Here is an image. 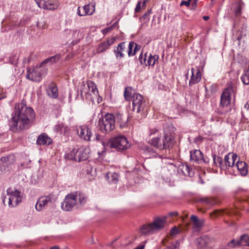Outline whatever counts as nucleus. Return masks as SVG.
Here are the masks:
<instances>
[{"label":"nucleus","instance_id":"nucleus-14","mask_svg":"<svg viewBox=\"0 0 249 249\" xmlns=\"http://www.w3.org/2000/svg\"><path fill=\"white\" fill-rule=\"evenodd\" d=\"M53 199V196L52 194L40 196L36 204V209L37 211H41L45 207L47 206L50 203H51Z\"/></svg>","mask_w":249,"mask_h":249},{"label":"nucleus","instance_id":"nucleus-30","mask_svg":"<svg viewBox=\"0 0 249 249\" xmlns=\"http://www.w3.org/2000/svg\"><path fill=\"white\" fill-rule=\"evenodd\" d=\"M61 58V54H57L54 56L50 57L44 61H43L41 64L43 65L46 63H50V64L57 62Z\"/></svg>","mask_w":249,"mask_h":249},{"label":"nucleus","instance_id":"nucleus-41","mask_svg":"<svg viewBox=\"0 0 249 249\" xmlns=\"http://www.w3.org/2000/svg\"><path fill=\"white\" fill-rule=\"evenodd\" d=\"M203 222L201 221H198L197 222H195L193 224V228L197 230H199L202 226Z\"/></svg>","mask_w":249,"mask_h":249},{"label":"nucleus","instance_id":"nucleus-62","mask_svg":"<svg viewBox=\"0 0 249 249\" xmlns=\"http://www.w3.org/2000/svg\"><path fill=\"white\" fill-rule=\"evenodd\" d=\"M122 117V115H121V114H119V115H118L117 116V118H120V119H121Z\"/></svg>","mask_w":249,"mask_h":249},{"label":"nucleus","instance_id":"nucleus-59","mask_svg":"<svg viewBox=\"0 0 249 249\" xmlns=\"http://www.w3.org/2000/svg\"><path fill=\"white\" fill-rule=\"evenodd\" d=\"M203 18L205 20H207L208 19H209V16H203Z\"/></svg>","mask_w":249,"mask_h":249},{"label":"nucleus","instance_id":"nucleus-64","mask_svg":"<svg viewBox=\"0 0 249 249\" xmlns=\"http://www.w3.org/2000/svg\"><path fill=\"white\" fill-rule=\"evenodd\" d=\"M66 59V60H68V59H70V57L68 55H67Z\"/></svg>","mask_w":249,"mask_h":249},{"label":"nucleus","instance_id":"nucleus-1","mask_svg":"<svg viewBox=\"0 0 249 249\" xmlns=\"http://www.w3.org/2000/svg\"><path fill=\"white\" fill-rule=\"evenodd\" d=\"M35 117V114L32 108L27 107L25 102L22 101L15 105L10 121V130L16 132L18 129L28 128Z\"/></svg>","mask_w":249,"mask_h":249},{"label":"nucleus","instance_id":"nucleus-32","mask_svg":"<svg viewBox=\"0 0 249 249\" xmlns=\"http://www.w3.org/2000/svg\"><path fill=\"white\" fill-rule=\"evenodd\" d=\"M241 79L244 84L249 85V66L244 71V73L241 76Z\"/></svg>","mask_w":249,"mask_h":249},{"label":"nucleus","instance_id":"nucleus-21","mask_svg":"<svg viewBox=\"0 0 249 249\" xmlns=\"http://www.w3.org/2000/svg\"><path fill=\"white\" fill-rule=\"evenodd\" d=\"M38 2H39V5L37 4L38 6L40 7H42L44 9H46L48 10H54L56 9L58 5L56 2H53L50 1H45L44 0H38Z\"/></svg>","mask_w":249,"mask_h":249},{"label":"nucleus","instance_id":"nucleus-37","mask_svg":"<svg viewBox=\"0 0 249 249\" xmlns=\"http://www.w3.org/2000/svg\"><path fill=\"white\" fill-rule=\"evenodd\" d=\"M241 245L242 243L241 239L239 240H235L234 239H233L228 244V246L230 247H234L236 246H241Z\"/></svg>","mask_w":249,"mask_h":249},{"label":"nucleus","instance_id":"nucleus-60","mask_svg":"<svg viewBox=\"0 0 249 249\" xmlns=\"http://www.w3.org/2000/svg\"><path fill=\"white\" fill-rule=\"evenodd\" d=\"M148 1V0H144L142 2V6L145 7L146 3Z\"/></svg>","mask_w":249,"mask_h":249},{"label":"nucleus","instance_id":"nucleus-16","mask_svg":"<svg viewBox=\"0 0 249 249\" xmlns=\"http://www.w3.org/2000/svg\"><path fill=\"white\" fill-rule=\"evenodd\" d=\"M115 41V37H111L99 43L97 47L96 53H100L105 52L110 48Z\"/></svg>","mask_w":249,"mask_h":249},{"label":"nucleus","instance_id":"nucleus-20","mask_svg":"<svg viewBox=\"0 0 249 249\" xmlns=\"http://www.w3.org/2000/svg\"><path fill=\"white\" fill-rule=\"evenodd\" d=\"M237 169L241 175L245 176L248 174V166L247 163L244 161H240L238 160L236 162V164L234 167V171ZM235 173H234L233 174Z\"/></svg>","mask_w":249,"mask_h":249},{"label":"nucleus","instance_id":"nucleus-12","mask_svg":"<svg viewBox=\"0 0 249 249\" xmlns=\"http://www.w3.org/2000/svg\"><path fill=\"white\" fill-rule=\"evenodd\" d=\"M77 200V193H72L67 195L63 202L61 203V207L66 211H70L76 205Z\"/></svg>","mask_w":249,"mask_h":249},{"label":"nucleus","instance_id":"nucleus-17","mask_svg":"<svg viewBox=\"0 0 249 249\" xmlns=\"http://www.w3.org/2000/svg\"><path fill=\"white\" fill-rule=\"evenodd\" d=\"M212 239L207 235L202 236L196 239V243L199 249H205L210 244Z\"/></svg>","mask_w":249,"mask_h":249},{"label":"nucleus","instance_id":"nucleus-50","mask_svg":"<svg viewBox=\"0 0 249 249\" xmlns=\"http://www.w3.org/2000/svg\"><path fill=\"white\" fill-rule=\"evenodd\" d=\"M180 5H186L187 7H189L190 6L189 1L182 0L180 3Z\"/></svg>","mask_w":249,"mask_h":249},{"label":"nucleus","instance_id":"nucleus-53","mask_svg":"<svg viewBox=\"0 0 249 249\" xmlns=\"http://www.w3.org/2000/svg\"><path fill=\"white\" fill-rule=\"evenodd\" d=\"M178 214V213L177 212H170L169 213H168V215L170 216H176Z\"/></svg>","mask_w":249,"mask_h":249},{"label":"nucleus","instance_id":"nucleus-7","mask_svg":"<svg viewBox=\"0 0 249 249\" xmlns=\"http://www.w3.org/2000/svg\"><path fill=\"white\" fill-rule=\"evenodd\" d=\"M235 89L232 86H229L223 91L221 97L219 107L223 110L221 113L226 112L228 106L231 104V96L235 95Z\"/></svg>","mask_w":249,"mask_h":249},{"label":"nucleus","instance_id":"nucleus-18","mask_svg":"<svg viewBox=\"0 0 249 249\" xmlns=\"http://www.w3.org/2000/svg\"><path fill=\"white\" fill-rule=\"evenodd\" d=\"M191 77L189 81V85H193L196 84L201 79V74L200 71L198 69H195L194 68L191 69Z\"/></svg>","mask_w":249,"mask_h":249},{"label":"nucleus","instance_id":"nucleus-9","mask_svg":"<svg viewBox=\"0 0 249 249\" xmlns=\"http://www.w3.org/2000/svg\"><path fill=\"white\" fill-rule=\"evenodd\" d=\"M109 145L118 151H123L130 146L127 138L122 135H118L112 138L109 141Z\"/></svg>","mask_w":249,"mask_h":249},{"label":"nucleus","instance_id":"nucleus-43","mask_svg":"<svg viewBox=\"0 0 249 249\" xmlns=\"http://www.w3.org/2000/svg\"><path fill=\"white\" fill-rule=\"evenodd\" d=\"M178 243H174L172 242L170 244L169 246H167V247L164 249H178Z\"/></svg>","mask_w":249,"mask_h":249},{"label":"nucleus","instance_id":"nucleus-57","mask_svg":"<svg viewBox=\"0 0 249 249\" xmlns=\"http://www.w3.org/2000/svg\"><path fill=\"white\" fill-rule=\"evenodd\" d=\"M96 140L98 141L100 140V136L98 134H96Z\"/></svg>","mask_w":249,"mask_h":249},{"label":"nucleus","instance_id":"nucleus-13","mask_svg":"<svg viewBox=\"0 0 249 249\" xmlns=\"http://www.w3.org/2000/svg\"><path fill=\"white\" fill-rule=\"evenodd\" d=\"M159 56L158 54H152L147 56V53L143 54L141 53L139 57V60L142 65H144L145 66H152L154 67V65L158 62Z\"/></svg>","mask_w":249,"mask_h":249},{"label":"nucleus","instance_id":"nucleus-54","mask_svg":"<svg viewBox=\"0 0 249 249\" xmlns=\"http://www.w3.org/2000/svg\"><path fill=\"white\" fill-rule=\"evenodd\" d=\"M210 161V159L207 157H204L203 156L202 162L208 163Z\"/></svg>","mask_w":249,"mask_h":249},{"label":"nucleus","instance_id":"nucleus-11","mask_svg":"<svg viewBox=\"0 0 249 249\" xmlns=\"http://www.w3.org/2000/svg\"><path fill=\"white\" fill-rule=\"evenodd\" d=\"M238 156L236 154L228 153L224 157V167L223 170L232 175L234 174L235 162L237 161Z\"/></svg>","mask_w":249,"mask_h":249},{"label":"nucleus","instance_id":"nucleus-22","mask_svg":"<svg viewBox=\"0 0 249 249\" xmlns=\"http://www.w3.org/2000/svg\"><path fill=\"white\" fill-rule=\"evenodd\" d=\"M51 139L45 133H41L37 138V145H49L52 143Z\"/></svg>","mask_w":249,"mask_h":249},{"label":"nucleus","instance_id":"nucleus-5","mask_svg":"<svg viewBox=\"0 0 249 249\" xmlns=\"http://www.w3.org/2000/svg\"><path fill=\"white\" fill-rule=\"evenodd\" d=\"M6 193L7 196H3L2 199L4 205L7 199L10 208L16 207L21 202L22 196L20 191L8 188L6 190Z\"/></svg>","mask_w":249,"mask_h":249},{"label":"nucleus","instance_id":"nucleus-56","mask_svg":"<svg viewBox=\"0 0 249 249\" xmlns=\"http://www.w3.org/2000/svg\"><path fill=\"white\" fill-rule=\"evenodd\" d=\"M202 200L203 202H205V203H209L210 202V200H209L208 198H203V199H202Z\"/></svg>","mask_w":249,"mask_h":249},{"label":"nucleus","instance_id":"nucleus-49","mask_svg":"<svg viewBox=\"0 0 249 249\" xmlns=\"http://www.w3.org/2000/svg\"><path fill=\"white\" fill-rule=\"evenodd\" d=\"M159 132V130L157 128H151L149 129V135H152Z\"/></svg>","mask_w":249,"mask_h":249},{"label":"nucleus","instance_id":"nucleus-28","mask_svg":"<svg viewBox=\"0 0 249 249\" xmlns=\"http://www.w3.org/2000/svg\"><path fill=\"white\" fill-rule=\"evenodd\" d=\"M212 157L213 163L215 166L219 167L222 170H223L224 165L222 158L219 156H216L215 154H213Z\"/></svg>","mask_w":249,"mask_h":249},{"label":"nucleus","instance_id":"nucleus-25","mask_svg":"<svg viewBox=\"0 0 249 249\" xmlns=\"http://www.w3.org/2000/svg\"><path fill=\"white\" fill-rule=\"evenodd\" d=\"M125 49V43L123 42L119 44L118 46L114 50L116 59H121L124 57V54L123 53Z\"/></svg>","mask_w":249,"mask_h":249},{"label":"nucleus","instance_id":"nucleus-58","mask_svg":"<svg viewBox=\"0 0 249 249\" xmlns=\"http://www.w3.org/2000/svg\"><path fill=\"white\" fill-rule=\"evenodd\" d=\"M50 249H59V248L58 246H54L51 247L50 248Z\"/></svg>","mask_w":249,"mask_h":249},{"label":"nucleus","instance_id":"nucleus-34","mask_svg":"<svg viewBox=\"0 0 249 249\" xmlns=\"http://www.w3.org/2000/svg\"><path fill=\"white\" fill-rule=\"evenodd\" d=\"M151 13V10H149L146 13H145L143 16L141 17L139 19L140 21L142 22H143V23L145 22H148L149 20V15Z\"/></svg>","mask_w":249,"mask_h":249},{"label":"nucleus","instance_id":"nucleus-61","mask_svg":"<svg viewBox=\"0 0 249 249\" xmlns=\"http://www.w3.org/2000/svg\"><path fill=\"white\" fill-rule=\"evenodd\" d=\"M245 107L247 109H249V102L246 103V104L245 105Z\"/></svg>","mask_w":249,"mask_h":249},{"label":"nucleus","instance_id":"nucleus-35","mask_svg":"<svg viewBox=\"0 0 249 249\" xmlns=\"http://www.w3.org/2000/svg\"><path fill=\"white\" fill-rule=\"evenodd\" d=\"M134 43L132 41H131L129 43L128 45V54L130 56H132L135 54L136 51V47L134 49L133 52H132L133 48L134 47Z\"/></svg>","mask_w":249,"mask_h":249},{"label":"nucleus","instance_id":"nucleus-19","mask_svg":"<svg viewBox=\"0 0 249 249\" xmlns=\"http://www.w3.org/2000/svg\"><path fill=\"white\" fill-rule=\"evenodd\" d=\"M190 160L196 163L202 162L203 154L199 150H194L190 152Z\"/></svg>","mask_w":249,"mask_h":249},{"label":"nucleus","instance_id":"nucleus-27","mask_svg":"<svg viewBox=\"0 0 249 249\" xmlns=\"http://www.w3.org/2000/svg\"><path fill=\"white\" fill-rule=\"evenodd\" d=\"M47 94L53 98H56L58 97V89L54 85H50L47 90Z\"/></svg>","mask_w":249,"mask_h":249},{"label":"nucleus","instance_id":"nucleus-55","mask_svg":"<svg viewBox=\"0 0 249 249\" xmlns=\"http://www.w3.org/2000/svg\"><path fill=\"white\" fill-rule=\"evenodd\" d=\"M6 97V96L5 93H0V100L5 98Z\"/></svg>","mask_w":249,"mask_h":249},{"label":"nucleus","instance_id":"nucleus-33","mask_svg":"<svg viewBox=\"0 0 249 249\" xmlns=\"http://www.w3.org/2000/svg\"><path fill=\"white\" fill-rule=\"evenodd\" d=\"M65 158L67 159L77 161V149H73L65 155Z\"/></svg>","mask_w":249,"mask_h":249},{"label":"nucleus","instance_id":"nucleus-45","mask_svg":"<svg viewBox=\"0 0 249 249\" xmlns=\"http://www.w3.org/2000/svg\"><path fill=\"white\" fill-rule=\"evenodd\" d=\"M82 7L79 6L77 8L76 14L77 15L80 17L85 16L84 11L82 9Z\"/></svg>","mask_w":249,"mask_h":249},{"label":"nucleus","instance_id":"nucleus-51","mask_svg":"<svg viewBox=\"0 0 249 249\" xmlns=\"http://www.w3.org/2000/svg\"><path fill=\"white\" fill-rule=\"evenodd\" d=\"M62 127V124H59L55 125L54 129L55 131L58 132L61 129Z\"/></svg>","mask_w":249,"mask_h":249},{"label":"nucleus","instance_id":"nucleus-10","mask_svg":"<svg viewBox=\"0 0 249 249\" xmlns=\"http://www.w3.org/2000/svg\"><path fill=\"white\" fill-rule=\"evenodd\" d=\"M132 110L139 113L144 110L146 101L144 97L138 93H134L132 97Z\"/></svg>","mask_w":249,"mask_h":249},{"label":"nucleus","instance_id":"nucleus-8","mask_svg":"<svg viewBox=\"0 0 249 249\" xmlns=\"http://www.w3.org/2000/svg\"><path fill=\"white\" fill-rule=\"evenodd\" d=\"M46 69L41 64L27 70L26 78L34 82H39L46 73Z\"/></svg>","mask_w":249,"mask_h":249},{"label":"nucleus","instance_id":"nucleus-38","mask_svg":"<svg viewBox=\"0 0 249 249\" xmlns=\"http://www.w3.org/2000/svg\"><path fill=\"white\" fill-rule=\"evenodd\" d=\"M241 246H249V236L247 235H243L241 237Z\"/></svg>","mask_w":249,"mask_h":249},{"label":"nucleus","instance_id":"nucleus-40","mask_svg":"<svg viewBox=\"0 0 249 249\" xmlns=\"http://www.w3.org/2000/svg\"><path fill=\"white\" fill-rule=\"evenodd\" d=\"M18 58L16 55L14 54L11 56L9 59V63L12 65L16 66L17 64Z\"/></svg>","mask_w":249,"mask_h":249},{"label":"nucleus","instance_id":"nucleus-48","mask_svg":"<svg viewBox=\"0 0 249 249\" xmlns=\"http://www.w3.org/2000/svg\"><path fill=\"white\" fill-rule=\"evenodd\" d=\"M141 2L138 1V3H137L135 9V12L136 13H138L140 11V10L141 9Z\"/></svg>","mask_w":249,"mask_h":249},{"label":"nucleus","instance_id":"nucleus-4","mask_svg":"<svg viewBox=\"0 0 249 249\" xmlns=\"http://www.w3.org/2000/svg\"><path fill=\"white\" fill-rule=\"evenodd\" d=\"M174 136L172 133L165 132L162 142L159 137L153 138L150 144L160 149H166L172 147L174 143Z\"/></svg>","mask_w":249,"mask_h":249},{"label":"nucleus","instance_id":"nucleus-6","mask_svg":"<svg viewBox=\"0 0 249 249\" xmlns=\"http://www.w3.org/2000/svg\"><path fill=\"white\" fill-rule=\"evenodd\" d=\"M98 126L100 130L104 133H108L115 128V119L112 114L107 113L104 117L99 118Z\"/></svg>","mask_w":249,"mask_h":249},{"label":"nucleus","instance_id":"nucleus-39","mask_svg":"<svg viewBox=\"0 0 249 249\" xmlns=\"http://www.w3.org/2000/svg\"><path fill=\"white\" fill-rule=\"evenodd\" d=\"M77 199H78L79 203L81 205L85 204L86 202V197L83 194L79 193L77 194Z\"/></svg>","mask_w":249,"mask_h":249},{"label":"nucleus","instance_id":"nucleus-52","mask_svg":"<svg viewBox=\"0 0 249 249\" xmlns=\"http://www.w3.org/2000/svg\"><path fill=\"white\" fill-rule=\"evenodd\" d=\"M191 219L194 222V223L199 221L198 217L194 215L191 216Z\"/></svg>","mask_w":249,"mask_h":249},{"label":"nucleus","instance_id":"nucleus-46","mask_svg":"<svg viewBox=\"0 0 249 249\" xmlns=\"http://www.w3.org/2000/svg\"><path fill=\"white\" fill-rule=\"evenodd\" d=\"M79 31L77 30L70 31V34L71 35L73 38H75L76 35L79 34Z\"/></svg>","mask_w":249,"mask_h":249},{"label":"nucleus","instance_id":"nucleus-47","mask_svg":"<svg viewBox=\"0 0 249 249\" xmlns=\"http://www.w3.org/2000/svg\"><path fill=\"white\" fill-rule=\"evenodd\" d=\"M112 29V27H108L107 28H106L102 30V33L103 35H105L107 34L108 32H109Z\"/></svg>","mask_w":249,"mask_h":249},{"label":"nucleus","instance_id":"nucleus-36","mask_svg":"<svg viewBox=\"0 0 249 249\" xmlns=\"http://www.w3.org/2000/svg\"><path fill=\"white\" fill-rule=\"evenodd\" d=\"M242 5L241 3H237L236 4L235 7L234 8V12L236 16H239L242 14Z\"/></svg>","mask_w":249,"mask_h":249},{"label":"nucleus","instance_id":"nucleus-26","mask_svg":"<svg viewBox=\"0 0 249 249\" xmlns=\"http://www.w3.org/2000/svg\"><path fill=\"white\" fill-rule=\"evenodd\" d=\"M118 174L115 172H108L105 175L106 179L110 183L116 184L119 180Z\"/></svg>","mask_w":249,"mask_h":249},{"label":"nucleus","instance_id":"nucleus-3","mask_svg":"<svg viewBox=\"0 0 249 249\" xmlns=\"http://www.w3.org/2000/svg\"><path fill=\"white\" fill-rule=\"evenodd\" d=\"M166 219V216L155 217L152 223L142 225L140 228V232L142 235L156 232L164 228Z\"/></svg>","mask_w":249,"mask_h":249},{"label":"nucleus","instance_id":"nucleus-63","mask_svg":"<svg viewBox=\"0 0 249 249\" xmlns=\"http://www.w3.org/2000/svg\"><path fill=\"white\" fill-rule=\"evenodd\" d=\"M165 240H163V241H162L163 245L164 246H166Z\"/></svg>","mask_w":249,"mask_h":249},{"label":"nucleus","instance_id":"nucleus-29","mask_svg":"<svg viewBox=\"0 0 249 249\" xmlns=\"http://www.w3.org/2000/svg\"><path fill=\"white\" fill-rule=\"evenodd\" d=\"M82 9L83 10L85 16L87 15H92L95 11V4L90 5L89 4L82 6Z\"/></svg>","mask_w":249,"mask_h":249},{"label":"nucleus","instance_id":"nucleus-44","mask_svg":"<svg viewBox=\"0 0 249 249\" xmlns=\"http://www.w3.org/2000/svg\"><path fill=\"white\" fill-rule=\"evenodd\" d=\"M179 232V230L176 227H173L170 231V234L172 236H174Z\"/></svg>","mask_w":249,"mask_h":249},{"label":"nucleus","instance_id":"nucleus-42","mask_svg":"<svg viewBox=\"0 0 249 249\" xmlns=\"http://www.w3.org/2000/svg\"><path fill=\"white\" fill-rule=\"evenodd\" d=\"M131 93L128 90V89L126 88L124 91V97L125 100H128L131 97Z\"/></svg>","mask_w":249,"mask_h":249},{"label":"nucleus","instance_id":"nucleus-15","mask_svg":"<svg viewBox=\"0 0 249 249\" xmlns=\"http://www.w3.org/2000/svg\"><path fill=\"white\" fill-rule=\"evenodd\" d=\"M77 134L78 136L84 141H90L92 133L90 129L86 125L79 126L76 128Z\"/></svg>","mask_w":249,"mask_h":249},{"label":"nucleus","instance_id":"nucleus-31","mask_svg":"<svg viewBox=\"0 0 249 249\" xmlns=\"http://www.w3.org/2000/svg\"><path fill=\"white\" fill-rule=\"evenodd\" d=\"M13 157L12 156L3 157L0 159V165H2L4 167L7 166L13 162Z\"/></svg>","mask_w":249,"mask_h":249},{"label":"nucleus","instance_id":"nucleus-2","mask_svg":"<svg viewBox=\"0 0 249 249\" xmlns=\"http://www.w3.org/2000/svg\"><path fill=\"white\" fill-rule=\"evenodd\" d=\"M88 91L87 90L86 84L84 81L80 82L78 86L77 91L78 94H80L81 98L84 99L89 101H93L94 96H98V90L96 84L91 81H88L87 82Z\"/></svg>","mask_w":249,"mask_h":249},{"label":"nucleus","instance_id":"nucleus-23","mask_svg":"<svg viewBox=\"0 0 249 249\" xmlns=\"http://www.w3.org/2000/svg\"><path fill=\"white\" fill-rule=\"evenodd\" d=\"M89 149L81 147L77 149V161L86 160L89 157Z\"/></svg>","mask_w":249,"mask_h":249},{"label":"nucleus","instance_id":"nucleus-24","mask_svg":"<svg viewBox=\"0 0 249 249\" xmlns=\"http://www.w3.org/2000/svg\"><path fill=\"white\" fill-rule=\"evenodd\" d=\"M178 171L179 173H181L184 176H193L194 171L187 164H181L178 167Z\"/></svg>","mask_w":249,"mask_h":249}]
</instances>
